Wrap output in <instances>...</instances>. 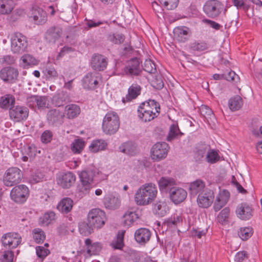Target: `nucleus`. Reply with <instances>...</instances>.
I'll use <instances>...</instances> for the list:
<instances>
[{"label": "nucleus", "instance_id": "a878e982", "mask_svg": "<svg viewBox=\"0 0 262 262\" xmlns=\"http://www.w3.org/2000/svg\"><path fill=\"white\" fill-rule=\"evenodd\" d=\"M174 38L179 42H185L190 36L189 29L186 27H178L173 29Z\"/></svg>", "mask_w": 262, "mask_h": 262}, {"label": "nucleus", "instance_id": "423d86ee", "mask_svg": "<svg viewBox=\"0 0 262 262\" xmlns=\"http://www.w3.org/2000/svg\"><path fill=\"white\" fill-rule=\"evenodd\" d=\"M22 178L21 170L17 167H11L5 172L3 182L7 186H12L20 182Z\"/></svg>", "mask_w": 262, "mask_h": 262}, {"label": "nucleus", "instance_id": "6e6552de", "mask_svg": "<svg viewBox=\"0 0 262 262\" xmlns=\"http://www.w3.org/2000/svg\"><path fill=\"white\" fill-rule=\"evenodd\" d=\"M88 220L94 227L101 228L105 223V213L99 208L93 209L89 212Z\"/></svg>", "mask_w": 262, "mask_h": 262}, {"label": "nucleus", "instance_id": "412c9836", "mask_svg": "<svg viewBox=\"0 0 262 262\" xmlns=\"http://www.w3.org/2000/svg\"><path fill=\"white\" fill-rule=\"evenodd\" d=\"M213 198L212 192L205 191L198 195L197 198L198 204L200 207L207 208L212 204Z\"/></svg>", "mask_w": 262, "mask_h": 262}, {"label": "nucleus", "instance_id": "09e8293b", "mask_svg": "<svg viewBox=\"0 0 262 262\" xmlns=\"http://www.w3.org/2000/svg\"><path fill=\"white\" fill-rule=\"evenodd\" d=\"M253 234V229L251 227L241 228L238 232L239 237L243 241L249 239Z\"/></svg>", "mask_w": 262, "mask_h": 262}, {"label": "nucleus", "instance_id": "f704fd0d", "mask_svg": "<svg viewBox=\"0 0 262 262\" xmlns=\"http://www.w3.org/2000/svg\"><path fill=\"white\" fill-rule=\"evenodd\" d=\"M119 150L125 154L133 156L137 152V146L132 142H127L122 144L119 147Z\"/></svg>", "mask_w": 262, "mask_h": 262}, {"label": "nucleus", "instance_id": "e433bc0d", "mask_svg": "<svg viewBox=\"0 0 262 262\" xmlns=\"http://www.w3.org/2000/svg\"><path fill=\"white\" fill-rule=\"evenodd\" d=\"M159 186L161 190L171 189L176 185L174 180L170 178L162 177L159 181Z\"/></svg>", "mask_w": 262, "mask_h": 262}, {"label": "nucleus", "instance_id": "f257e3e1", "mask_svg": "<svg viewBox=\"0 0 262 262\" xmlns=\"http://www.w3.org/2000/svg\"><path fill=\"white\" fill-rule=\"evenodd\" d=\"M158 194L155 184L149 183L142 185L135 194V201L137 205L146 206L151 204L156 199Z\"/></svg>", "mask_w": 262, "mask_h": 262}, {"label": "nucleus", "instance_id": "5fc2aeb1", "mask_svg": "<svg viewBox=\"0 0 262 262\" xmlns=\"http://www.w3.org/2000/svg\"><path fill=\"white\" fill-rule=\"evenodd\" d=\"M143 68L145 71L150 74L155 73L157 71L155 63L149 59L145 60Z\"/></svg>", "mask_w": 262, "mask_h": 262}, {"label": "nucleus", "instance_id": "c9c22d12", "mask_svg": "<svg viewBox=\"0 0 262 262\" xmlns=\"http://www.w3.org/2000/svg\"><path fill=\"white\" fill-rule=\"evenodd\" d=\"M183 134L181 133L177 124L173 123L170 126L169 130L167 137L168 141H171L180 137Z\"/></svg>", "mask_w": 262, "mask_h": 262}, {"label": "nucleus", "instance_id": "7c9ffc66", "mask_svg": "<svg viewBox=\"0 0 262 262\" xmlns=\"http://www.w3.org/2000/svg\"><path fill=\"white\" fill-rule=\"evenodd\" d=\"M15 7L13 0H0V14L8 15L12 12Z\"/></svg>", "mask_w": 262, "mask_h": 262}, {"label": "nucleus", "instance_id": "774afa93", "mask_svg": "<svg viewBox=\"0 0 262 262\" xmlns=\"http://www.w3.org/2000/svg\"><path fill=\"white\" fill-rule=\"evenodd\" d=\"M36 253L38 257L43 259L50 253V251L43 246H37L36 247Z\"/></svg>", "mask_w": 262, "mask_h": 262}, {"label": "nucleus", "instance_id": "79ce46f5", "mask_svg": "<svg viewBox=\"0 0 262 262\" xmlns=\"http://www.w3.org/2000/svg\"><path fill=\"white\" fill-rule=\"evenodd\" d=\"M24 68H27L29 66H36L38 64V61L30 54H25L23 55L20 59Z\"/></svg>", "mask_w": 262, "mask_h": 262}, {"label": "nucleus", "instance_id": "c756f323", "mask_svg": "<svg viewBox=\"0 0 262 262\" xmlns=\"http://www.w3.org/2000/svg\"><path fill=\"white\" fill-rule=\"evenodd\" d=\"M152 210L156 215L163 216L168 211V207L165 201H158L153 204Z\"/></svg>", "mask_w": 262, "mask_h": 262}, {"label": "nucleus", "instance_id": "ea45409f", "mask_svg": "<svg viewBox=\"0 0 262 262\" xmlns=\"http://www.w3.org/2000/svg\"><path fill=\"white\" fill-rule=\"evenodd\" d=\"M107 143L104 140L99 139L94 140L89 146L90 150L93 152H97L100 150H104Z\"/></svg>", "mask_w": 262, "mask_h": 262}, {"label": "nucleus", "instance_id": "6e6d98bb", "mask_svg": "<svg viewBox=\"0 0 262 262\" xmlns=\"http://www.w3.org/2000/svg\"><path fill=\"white\" fill-rule=\"evenodd\" d=\"M210 146L208 145L204 144L198 146L196 148L195 156L196 158L200 160L203 158L206 152L209 150Z\"/></svg>", "mask_w": 262, "mask_h": 262}, {"label": "nucleus", "instance_id": "20e7f679", "mask_svg": "<svg viewBox=\"0 0 262 262\" xmlns=\"http://www.w3.org/2000/svg\"><path fill=\"white\" fill-rule=\"evenodd\" d=\"M81 183L92 184L94 181H101L105 179L106 176L96 168H86L82 170L79 174Z\"/></svg>", "mask_w": 262, "mask_h": 262}, {"label": "nucleus", "instance_id": "0e129e2a", "mask_svg": "<svg viewBox=\"0 0 262 262\" xmlns=\"http://www.w3.org/2000/svg\"><path fill=\"white\" fill-rule=\"evenodd\" d=\"M200 113L206 118L214 117L212 111L207 105H202L200 108Z\"/></svg>", "mask_w": 262, "mask_h": 262}, {"label": "nucleus", "instance_id": "3c124183", "mask_svg": "<svg viewBox=\"0 0 262 262\" xmlns=\"http://www.w3.org/2000/svg\"><path fill=\"white\" fill-rule=\"evenodd\" d=\"M158 1L167 10L176 9L179 3V0H158Z\"/></svg>", "mask_w": 262, "mask_h": 262}, {"label": "nucleus", "instance_id": "c85d7f7f", "mask_svg": "<svg viewBox=\"0 0 262 262\" xmlns=\"http://www.w3.org/2000/svg\"><path fill=\"white\" fill-rule=\"evenodd\" d=\"M142 109L145 111L151 112L159 114L160 112V106L159 103L156 100L149 99L148 101L142 102L139 106Z\"/></svg>", "mask_w": 262, "mask_h": 262}, {"label": "nucleus", "instance_id": "aec40b11", "mask_svg": "<svg viewBox=\"0 0 262 262\" xmlns=\"http://www.w3.org/2000/svg\"><path fill=\"white\" fill-rule=\"evenodd\" d=\"M141 87L137 83H133L128 88L127 94L122 98V101L124 103L132 101L136 99L141 94Z\"/></svg>", "mask_w": 262, "mask_h": 262}, {"label": "nucleus", "instance_id": "338daca9", "mask_svg": "<svg viewBox=\"0 0 262 262\" xmlns=\"http://www.w3.org/2000/svg\"><path fill=\"white\" fill-rule=\"evenodd\" d=\"M92 188V184L81 183V186L78 188L79 195L82 197L84 195L88 194Z\"/></svg>", "mask_w": 262, "mask_h": 262}, {"label": "nucleus", "instance_id": "8fccbe9b", "mask_svg": "<svg viewBox=\"0 0 262 262\" xmlns=\"http://www.w3.org/2000/svg\"><path fill=\"white\" fill-rule=\"evenodd\" d=\"M55 213L53 211L47 212L39 218V222L41 224L47 226L55 219Z\"/></svg>", "mask_w": 262, "mask_h": 262}, {"label": "nucleus", "instance_id": "f03ea898", "mask_svg": "<svg viewBox=\"0 0 262 262\" xmlns=\"http://www.w3.org/2000/svg\"><path fill=\"white\" fill-rule=\"evenodd\" d=\"M120 126V120L118 115L115 112L107 113L103 119L102 128L106 135L115 134Z\"/></svg>", "mask_w": 262, "mask_h": 262}, {"label": "nucleus", "instance_id": "58836bf2", "mask_svg": "<svg viewBox=\"0 0 262 262\" xmlns=\"http://www.w3.org/2000/svg\"><path fill=\"white\" fill-rule=\"evenodd\" d=\"M66 115L69 119L76 117L80 113V107L76 104L68 105L65 107Z\"/></svg>", "mask_w": 262, "mask_h": 262}, {"label": "nucleus", "instance_id": "a211bd4d", "mask_svg": "<svg viewBox=\"0 0 262 262\" xmlns=\"http://www.w3.org/2000/svg\"><path fill=\"white\" fill-rule=\"evenodd\" d=\"M63 117L62 111L57 108L49 110L47 114V119L49 123L52 125L61 124Z\"/></svg>", "mask_w": 262, "mask_h": 262}, {"label": "nucleus", "instance_id": "72a5a7b5", "mask_svg": "<svg viewBox=\"0 0 262 262\" xmlns=\"http://www.w3.org/2000/svg\"><path fill=\"white\" fill-rule=\"evenodd\" d=\"M138 116L143 122H149L156 118L159 114H156L151 112L145 111V110L142 109L138 107L137 110Z\"/></svg>", "mask_w": 262, "mask_h": 262}, {"label": "nucleus", "instance_id": "39448f33", "mask_svg": "<svg viewBox=\"0 0 262 262\" xmlns=\"http://www.w3.org/2000/svg\"><path fill=\"white\" fill-rule=\"evenodd\" d=\"M28 46L26 37L21 33H16L11 38V49L14 53H22Z\"/></svg>", "mask_w": 262, "mask_h": 262}, {"label": "nucleus", "instance_id": "49530a36", "mask_svg": "<svg viewBox=\"0 0 262 262\" xmlns=\"http://www.w3.org/2000/svg\"><path fill=\"white\" fill-rule=\"evenodd\" d=\"M220 158V157L217 150L209 148L206 157L207 162L210 164H214L219 161Z\"/></svg>", "mask_w": 262, "mask_h": 262}, {"label": "nucleus", "instance_id": "9d476101", "mask_svg": "<svg viewBox=\"0 0 262 262\" xmlns=\"http://www.w3.org/2000/svg\"><path fill=\"white\" fill-rule=\"evenodd\" d=\"M169 145L166 142H158L151 149V158L155 161H160L167 157Z\"/></svg>", "mask_w": 262, "mask_h": 262}, {"label": "nucleus", "instance_id": "393cba45", "mask_svg": "<svg viewBox=\"0 0 262 262\" xmlns=\"http://www.w3.org/2000/svg\"><path fill=\"white\" fill-rule=\"evenodd\" d=\"M103 202L105 207L111 210L116 209L121 205V200L119 197L112 194L106 195L104 198Z\"/></svg>", "mask_w": 262, "mask_h": 262}, {"label": "nucleus", "instance_id": "dca6fc26", "mask_svg": "<svg viewBox=\"0 0 262 262\" xmlns=\"http://www.w3.org/2000/svg\"><path fill=\"white\" fill-rule=\"evenodd\" d=\"M18 72L11 67H6L0 71V78L4 81L14 82L17 78Z\"/></svg>", "mask_w": 262, "mask_h": 262}, {"label": "nucleus", "instance_id": "5701e85b", "mask_svg": "<svg viewBox=\"0 0 262 262\" xmlns=\"http://www.w3.org/2000/svg\"><path fill=\"white\" fill-rule=\"evenodd\" d=\"M252 209L247 203H242L236 209L237 216L242 220H247L252 216Z\"/></svg>", "mask_w": 262, "mask_h": 262}, {"label": "nucleus", "instance_id": "680f3d73", "mask_svg": "<svg viewBox=\"0 0 262 262\" xmlns=\"http://www.w3.org/2000/svg\"><path fill=\"white\" fill-rule=\"evenodd\" d=\"M230 193L228 191L224 190L220 192L216 199L221 201L223 205H226L229 201Z\"/></svg>", "mask_w": 262, "mask_h": 262}, {"label": "nucleus", "instance_id": "4c0bfd02", "mask_svg": "<svg viewBox=\"0 0 262 262\" xmlns=\"http://www.w3.org/2000/svg\"><path fill=\"white\" fill-rule=\"evenodd\" d=\"M125 233V230H120L118 231L116 238L111 243V246L115 249H122L124 247V236Z\"/></svg>", "mask_w": 262, "mask_h": 262}, {"label": "nucleus", "instance_id": "c03bdc74", "mask_svg": "<svg viewBox=\"0 0 262 262\" xmlns=\"http://www.w3.org/2000/svg\"><path fill=\"white\" fill-rule=\"evenodd\" d=\"M85 142L82 138L75 139L72 144L71 149L75 154H79L83 150Z\"/></svg>", "mask_w": 262, "mask_h": 262}, {"label": "nucleus", "instance_id": "a19ab883", "mask_svg": "<svg viewBox=\"0 0 262 262\" xmlns=\"http://www.w3.org/2000/svg\"><path fill=\"white\" fill-rule=\"evenodd\" d=\"M189 49L191 52H200L207 50V44L204 41H194L189 44Z\"/></svg>", "mask_w": 262, "mask_h": 262}, {"label": "nucleus", "instance_id": "603ef678", "mask_svg": "<svg viewBox=\"0 0 262 262\" xmlns=\"http://www.w3.org/2000/svg\"><path fill=\"white\" fill-rule=\"evenodd\" d=\"M230 210L228 207L223 209L217 216V221L222 224L227 223L230 215Z\"/></svg>", "mask_w": 262, "mask_h": 262}, {"label": "nucleus", "instance_id": "b1692460", "mask_svg": "<svg viewBox=\"0 0 262 262\" xmlns=\"http://www.w3.org/2000/svg\"><path fill=\"white\" fill-rule=\"evenodd\" d=\"M62 30L59 27H52L46 33V39L51 43H55L62 36Z\"/></svg>", "mask_w": 262, "mask_h": 262}, {"label": "nucleus", "instance_id": "2eb2a0df", "mask_svg": "<svg viewBox=\"0 0 262 262\" xmlns=\"http://www.w3.org/2000/svg\"><path fill=\"white\" fill-rule=\"evenodd\" d=\"M108 59L101 54H95L91 58V66L93 69L102 71L104 70L107 66Z\"/></svg>", "mask_w": 262, "mask_h": 262}, {"label": "nucleus", "instance_id": "9b49d317", "mask_svg": "<svg viewBox=\"0 0 262 262\" xmlns=\"http://www.w3.org/2000/svg\"><path fill=\"white\" fill-rule=\"evenodd\" d=\"M140 64V61L139 58L135 57L130 59L126 62L121 74L130 76H138L141 72Z\"/></svg>", "mask_w": 262, "mask_h": 262}, {"label": "nucleus", "instance_id": "4be33fe9", "mask_svg": "<svg viewBox=\"0 0 262 262\" xmlns=\"http://www.w3.org/2000/svg\"><path fill=\"white\" fill-rule=\"evenodd\" d=\"M31 17L33 18L34 23L37 25L44 24L47 19V14L41 8L37 6L32 7Z\"/></svg>", "mask_w": 262, "mask_h": 262}, {"label": "nucleus", "instance_id": "864d4df0", "mask_svg": "<svg viewBox=\"0 0 262 262\" xmlns=\"http://www.w3.org/2000/svg\"><path fill=\"white\" fill-rule=\"evenodd\" d=\"M33 237L36 243H40L45 239L46 235L41 229L36 228L33 230Z\"/></svg>", "mask_w": 262, "mask_h": 262}, {"label": "nucleus", "instance_id": "7ed1b4c3", "mask_svg": "<svg viewBox=\"0 0 262 262\" xmlns=\"http://www.w3.org/2000/svg\"><path fill=\"white\" fill-rule=\"evenodd\" d=\"M224 10H226L224 4L218 0H208L203 6L205 14L212 19L218 17Z\"/></svg>", "mask_w": 262, "mask_h": 262}, {"label": "nucleus", "instance_id": "6ab92c4d", "mask_svg": "<svg viewBox=\"0 0 262 262\" xmlns=\"http://www.w3.org/2000/svg\"><path fill=\"white\" fill-rule=\"evenodd\" d=\"M84 243L86 246L84 255L86 257H90L93 255L98 254L102 249V244L99 242L92 243L91 239L86 238Z\"/></svg>", "mask_w": 262, "mask_h": 262}, {"label": "nucleus", "instance_id": "0eeeda50", "mask_svg": "<svg viewBox=\"0 0 262 262\" xmlns=\"http://www.w3.org/2000/svg\"><path fill=\"white\" fill-rule=\"evenodd\" d=\"M102 77L99 73L90 72L85 75L82 80V85L83 89L88 90H94L99 86Z\"/></svg>", "mask_w": 262, "mask_h": 262}, {"label": "nucleus", "instance_id": "e2e57ef3", "mask_svg": "<svg viewBox=\"0 0 262 262\" xmlns=\"http://www.w3.org/2000/svg\"><path fill=\"white\" fill-rule=\"evenodd\" d=\"M53 136V134L51 131L49 130H46L44 131L41 135V141L43 143H49L52 141Z\"/></svg>", "mask_w": 262, "mask_h": 262}, {"label": "nucleus", "instance_id": "473e14b6", "mask_svg": "<svg viewBox=\"0 0 262 262\" xmlns=\"http://www.w3.org/2000/svg\"><path fill=\"white\" fill-rule=\"evenodd\" d=\"M15 97L11 94H6L0 98V107L4 110H8L14 105Z\"/></svg>", "mask_w": 262, "mask_h": 262}, {"label": "nucleus", "instance_id": "13d9d810", "mask_svg": "<svg viewBox=\"0 0 262 262\" xmlns=\"http://www.w3.org/2000/svg\"><path fill=\"white\" fill-rule=\"evenodd\" d=\"M85 25L87 29H90L93 28H96L103 25L105 23H107V21L103 20H98L96 19H85Z\"/></svg>", "mask_w": 262, "mask_h": 262}, {"label": "nucleus", "instance_id": "1a4fd4ad", "mask_svg": "<svg viewBox=\"0 0 262 262\" xmlns=\"http://www.w3.org/2000/svg\"><path fill=\"white\" fill-rule=\"evenodd\" d=\"M29 194L28 188L25 185H19L12 188L10 197L15 202L21 204L26 201Z\"/></svg>", "mask_w": 262, "mask_h": 262}, {"label": "nucleus", "instance_id": "f8f14e48", "mask_svg": "<svg viewBox=\"0 0 262 262\" xmlns=\"http://www.w3.org/2000/svg\"><path fill=\"white\" fill-rule=\"evenodd\" d=\"M29 114L28 109L25 106L17 105L10 108L9 116L11 119L15 122L26 120Z\"/></svg>", "mask_w": 262, "mask_h": 262}, {"label": "nucleus", "instance_id": "052dcab7", "mask_svg": "<svg viewBox=\"0 0 262 262\" xmlns=\"http://www.w3.org/2000/svg\"><path fill=\"white\" fill-rule=\"evenodd\" d=\"M182 221V217L180 215H174L168 218L166 221L168 226H176Z\"/></svg>", "mask_w": 262, "mask_h": 262}, {"label": "nucleus", "instance_id": "f3484780", "mask_svg": "<svg viewBox=\"0 0 262 262\" xmlns=\"http://www.w3.org/2000/svg\"><path fill=\"white\" fill-rule=\"evenodd\" d=\"M169 195L171 200L175 204H179L185 200L187 193L182 188L172 187L169 190Z\"/></svg>", "mask_w": 262, "mask_h": 262}, {"label": "nucleus", "instance_id": "bf43d9fd", "mask_svg": "<svg viewBox=\"0 0 262 262\" xmlns=\"http://www.w3.org/2000/svg\"><path fill=\"white\" fill-rule=\"evenodd\" d=\"M48 99L46 96H37L36 107L38 110H43L48 107Z\"/></svg>", "mask_w": 262, "mask_h": 262}, {"label": "nucleus", "instance_id": "ddd939ff", "mask_svg": "<svg viewBox=\"0 0 262 262\" xmlns=\"http://www.w3.org/2000/svg\"><path fill=\"white\" fill-rule=\"evenodd\" d=\"M21 240L20 236L15 232L6 233L2 237L3 245L11 248H16L20 243Z\"/></svg>", "mask_w": 262, "mask_h": 262}, {"label": "nucleus", "instance_id": "4d7b16f0", "mask_svg": "<svg viewBox=\"0 0 262 262\" xmlns=\"http://www.w3.org/2000/svg\"><path fill=\"white\" fill-rule=\"evenodd\" d=\"M108 39L115 44H120L124 41L125 37L122 34L117 33L110 35Z\"/></svg>", "mask_w": 262, "mask_h": 262}, {"label": "nucleus", "instance_id": "2f4dec72", "mask_svg": "<svg viewBox=\"0 0 262 262\" xmlns=\"http://www.w3.org/2000/svg\"><path fill=\"white\" fill-rule=\"evenodd\" d=\"M73 201L69 198H63L57 205V209L63 213H68L73 208Z\"/></svg>", "mask_w": 262, "mask_h": 262}, {"label": "nucleus", "instance_id": "4468645a", "mask_svg": "<svg viewBox=\"0 0 262 262\" xmlns=\"http://www.w3.org/2000/svg\"><path fill=\"white\" fill-rule=\"evenodd\" d=\"M76 180L75 175L72 172H67L59 174L57 178V184L63 188L71 187Z\"/></svg>", "mask_w": 262, "mask_h": 262}, {"label": "nucleus", "instance_id": "69168bd1", "mask_svg": "<svg viewBox=\"0 0 262 262\" xmlns=\"http://www.w3.org/2000/svg\"><path fill=\"white\" fill-rule=\"evenodd\" d=\"M247 0H232L233 5L238 10L242 9L247 11L249 9V6L246 4Z\"/></svg>", "mask_w": 262, "mask_h": 262}, {"label": "nucleus", "instance_id": "37998d69", "mask_svg": "<svg viewBox=\"0 0 262 262\" xmlns=\"http://www.w3.org/2000/svg\"><path fill=\"white\" fill-rule=\"evenodd\" d=\"M229 108L232 111L239 110L243 105V100L239 96H236L229 100L228 102Z\"/></svg>", "mask_w": 262, "mask_h": 262}, {"label": "nucleus", "instance_id": "cd10ccee", "mask_svg": "<svg viewBox=\"0 0 262 262\" xmlns=\"http://www.w3.org/2000/svg\"><path fill=\"white\" fill-rule=\"evenodd\" d=\"M205 183L201 180L198 179L189 185V191L191 196H195L198 194L205 191Z\"/></svg>", "mask_w": 262, "mask_h": 262}, {"label": "nucleus", "instance_id": "de8ad7c7", "mask_svg": "<svg viewBox=\"0 0 262 262\" xmlns=\"http://www.w3.org/2000/svg\"><path fill=\"white\" fill-rule=\"evenodd\" d=\"M124 223L126 226H130L139 218L138 214L133 211H127L123 216Z\"/></svg>", "mask_w": 262, "mask_h": 262}, {"label": "nucleus", "instance_id": "bb28decb", "mask_svg": "<svg viewBox=\"0 0 262 262\" xmlns=\"http://www.w3.org/2000/svg\"><path fill=\"white\" fill-rule=\"evenodd\" d=\"M150 231L147 228H141L137 230L135 233V239L137 242L144 244L150 239Z\"/></svg>", "mask_w": 262, "mask_h": 262}, {"label": "nucleus", "instance_id": "a18cd8bd", "mask_svg": "<svg viewBox=\"0 0 262 262\" xmlns=\"http://www.w3.org/2000/svg\"><path fill=\"white\" fill-rule=\"evenodd\" d=\"M95 228L93 225H91L89 221L87 222H82L79 225V230L81 234L84 235L90 234Z\"/></svg>", "mask_w": 262, "mask_h": 262}]
</instances>
